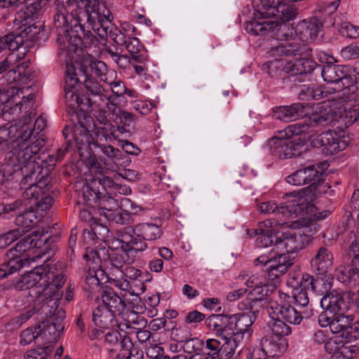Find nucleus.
<instances>
[{
	"label": "nucleus",
	"mask_w": 359,
	"mask_h": 359,
	"mask_svg": "<svg viewBox=\"0 0 359 359\" xmlns=\"http://www.w3.org/2000/svg\"><path fill=\"white\" fill-rule=\"evenodd\" d=\"M56 13L53 25L57 32V42L59 48L64 49L67 45L74 43L77 37L72 34L81 28L85 35H94L86 29L85 21L99 36L107 34V27L111 18V11L105 4L98 0H56Z\"/></svg>",
	"instance_id": "nucleus-1"
},
{
	"label": "nucleus",
	"mask_w": 359,
	"mask_h": 359,
	"mask_svg": "<svg viewBox=\"0 0 359 359\" xmlns=\"http://www.w3.org/2000/svg\"><path fill=\"white\" fill-rule=\"evenodd\" d=\"M253 6L256 11V18H274L275 20H257L255 19L247 23L246 31L252 35H268L277 41L272 45L268 53L270 57L276 60L282 56H291L301 54L304 50V43L299 42V39L294 35V29L277 15H266L259 10V0H253Z\"/></svg>",
	"instance_id": "nucleus-2"
},
{
	"label": "nucleus",
	"mask_w": 359,
	"mask_h": 359,
	"mask_svg": "<svg viewBox=\"0 0 359 359\" xmlns=\"http://www.w3.org/2000/svg\"><path fill=\"white\" fill-rule=\"evenodd\" d=\"M34 114H29L17 123H7L0 127V147L4 149H12L13 155H18L21 162L35 156L44 145V140L33 136L32 119Z\"/></svg>",
	"instance_id": "nucleus-3"
},
{
	"label": "nucleus",
	"mask_w": 359,
	"mask_h": 359,
	"mask_svg": "<svg viewBox=\"0 0 359 359\" xmlns=\"http://www.w3.org/2000/svg\"><path fill=\"white\" fill-rule=\"evenodd\" d=\"M309 126L294 123L277 130L268 140L271 154L279 158H290L300 155L304 150L305 141L299 135L306 132Z\"/></svg>",
	"instance_id": "nucleus-4"
},
{
	"label": "nucleus",
	"mask_w": 359,
	"mask_h": 359,
	"mask_svg": "<svg viewBox=\"0 0 359 359\" xmlns=\"http://www.w3.org/2000/svg\"><path fill=\"white\" fill-rule=\"evenodd\" d=\"M88 86L93 95L90 99L93 102L92 114L100 123H106L107 121L108 111L116 115V121L121 125L126 131H129L136 121L135 116L130 112L121 109L113 103L112 97L109 90H104L97 86Z\"/></svg>",
	"instance_id": "nucleus-5"
},
{
	"label": "nucleus",
	"mask_w": 359,
	"mask_h": 359,
	"mask_svg": "<svg viewBox=\"0 0 359 359\" xmlns=\"http://www.w3.org/2000/svg\"><path fill=\"white\" fill-rule=\"evenodd\" d=\"M46 241L41 240V236L36 232L24 237L6 253L5 262L0 266V279L6 278L29 264L31 253L40 248Z\"/></svg>",
	"instance_id": "nucleus-6"
},
{
	"label": "nucleus",
	"mask_w": 359,
	"mask_h": 359,
	"mask_svg": "<svg viewBox=\"0 0 359 359\" xmlns=\"http://www.w3.org/2000/svg\"><path fill=\"white\" fill-rule=\"evenodd\" d=\"M79 31L73 32L72 34L76 36L74 39V43H69L64 49H60V57L65 60L66 64L65 70V83L67 86L69 88H74L77 83L79 79L77 76L76 71L81 72V67L79 62L72 60V56L78 52V49H82V46L87 48L90 46L93 45L97 41V39L95 35H85L83 31L81 28Z\"/></svg>",
	"instance_id": "nucleus-7"
},
{
	"label": "nucleus",
	"mask_w": 359,
	"mask_h": 359,
	"mask_svg": "<svg viewBox=\"0 0 359 359\" xmlns=\"http://www.w3.org/2000/svg\"><path fill=\"white\" fill-rule=\"evenodd\" d=\"M290 207H294V219L291 222L292 226L309 227L314 222L326 219L331 213L328 210L319 211L307 198L305 194L297 192L289 201Z\"/></svg>",
	"instance_id": "nucleus-8"
},
{
	"label": "nucleus",
	"mask_w": 359,
	"mask_h": 359,
	"mask_svg": "<svg viewBox=\"0 0 359 359\" xmlns=\"http://www.w3.org/2000/svg\"><path fill=\"white\" fill-rule=\"evenodd\" d=\"M78 123L75 124L72 129L65 127L62 133L65 139L67 140L69 133H72V138L79 151L90 149L92 150V145L95 147L96 139L98 135L95 131V125L93 118L86 111H81L77 115Z\"/></svg>",
	"instance_id": "nucleus-9"
},
{
	"label": "nucleus",
	"mask_w": 359,
	"mask_h": 359,
	"mask_svg": "<svg viewBox=\"0 0 359 359\" xmlns=\"http://www.w3.org/2000/svg\"><path fill=\"white\" fill-rule=\"evenodd\" d=\"M12 158L6 159L5 162L0 167V174L5 180H8L11 176L18 172H21L24 175L21 181L22 189L26 188V185L32 183L33 180H36L40 174H42L43 168H41L36 162L35 156H31L30 159L21 162L18 155H13Z\"/></svg>",
	"instance_id": "nucleus-10"
},
{
	"label": "nucleus",
	"mask_w": 359,
	"mask_h": 359,
	"mask_svg": "<svg viewBox=\"0 0 359 359\" xmlns=\"http://www.w3.org/2000/svg\"><path fill=\"white\" fill-rule=\"evenodd\" d=\"M45 266L44 278L46 279V285L41 289L43 311L50 308V315L55 314L62 299L63 291L62 287L66 282V276L57 270H50Z\"/></svg>",
	"instance_id": "nucleus-11"
},
{
	"label": "nucleus",
	"mask_w": 359,
	"mask_h": 359,
	"mask_svg": "<svg viewBox=\"0 0 359 359\" xmlns=\"http://www.w3.org/2000/svg\"><path fill=\"white\" fill-rule=\"evenodd\" d=\"M311 122L322 126H335L348 127L355 122H359V104L353 107H344L343 110H335L331 107L325 108L320 113H314L310 117Z\"/></svg>",
	"instance_id": "nucleus-12"
},
{
	"label": "nucleus",
	"mask_w": 359,
	"mask_h": 359,
	"mask_svg": "<svg viewBox=\"0 0 359 359\" xmlns=\"http://www.w3.org/2000/svg\"><path fill=\"white\" fill-rule=\"evenodd\" d=\"M50 177L48 169H43L38 179L34 180L32 183L28 185V187L25 188L23 198L41 210L49 209L53 203V199L50 196H44L46 191L49 189L48 187Z\"/></svg>",
	"instance_id": "nucleus-13"
},
{
	"label": "nucleus",
	"mask_w": 359,
	"mask_h": 359,
	"mask_svg": "<svg viewBox=\"0 0 359 359\" xmlns=\"http://www.w3.org/2000/svg\"><path fill=\"white\" fill-rule=\"evenodd\" d=\"M77 51L72 56V60L79 62L81 72L85 77L84 85L86 86L87 79L95 80V77L104 81V77L107 71L106 64L101 60L94 59L87 50L83 49V46L82 49H78Z\"/></svg>",
	"instance_id": "nucleus-14"
},
{
	"label": "nucleus",
	"mask_w": 359,
	"mask_h": 359,
	"mask_svg": "<svg viewBox=\"0 0 359 359\" xmlns=\"http://www.w3.org/2000/svg\"><path fill=\"white\" fill-rule=\"evenodd\" d=\"M322 174L314 166H309L307 168L299 169L286 177L287 183L294 186H302L305 184L310 185L307 188L302 189L300 191H295L300 194H305L306 197L309 191H313V195L320 193V187L319 182L321 179Z\"/></svg>",
	"instance_id": "nucleus-15"
},
{
	"label": "nucleus",
	"mask_w": 359,
	"mask_h": 359,
	"mask_svg": "<svg viewBox=\"0 0 359 359\" xmlns=\"http://www.w3.org/2000/svg\"><path fill=\"white\" fill-rule=\"evenodd\" d=\"M315 145L322 148L325 156L334 155L348 146V137L342 130H328L318 135L314 140Z\"/></svg>",
	"instance_id": "nucleus-16"
},
{
	"label": "nucleus",
	"mask_w": 359,
	"mask_h": 359,
	"mask_svg": "<svg viewBox=\"0 0 359 359\" xmlns=\"http://www.w3.org/2000/svg\"><path fill=\"white\" fill-rule=\"evenodd\" d=\"M45 266L35 267L32 271L22 276L15 283L18 290H29V294L42 302L41 289L46 285V279L44 278Z\"/></svg>",
	"instance_id": "nucleus-17"
},
{
	"label": "nucleus",
	"mask_w": 359,
	"mask_h": 359,
	"mask_svg": "<svg viewBox=\"0 0 359 359\" xmlns=\"http://www.w3.org/2000/svg\"><path fill=\"white\" fill-rule=\"evenodd\" d=\"M130 229V227H126L124 231H118L114 235L107 236L105 243L111 252L125 250L128 248L144 251L147 248V243L138 238H133Z\"/></svg>",
	"instance_id": "nucleus-18"
},
{
	"label": "nucleus",
	"mask_w": 359,
	"mask_h": 359,
	"mask_svg": "<svg viewBox=\"0 0 359 359\" xmlns=\"http://www.w3.org/2000/svg\"><path fill=\"white\" fill-rule=\"evenodd\" d=\"M321 76L324 81L334 84L337 90L349 88L356 79L350 74L347 67L337 65L324 66L321 69Z\"/></svg>",
	"instance_id": "nucleus-19"
},
{
	"label": "nucleus",
	"mask_w": 359,
	"mask_h": 359,
	"mask_svg": "<svg viewBox=\"0 0 359 359\" xmlns=\"http://www.w3.org/2000/svg\"><path fill=\"white\" fill-rule=\"evenodd\" d=\"M310 241L309 236L299 230L294 233H284L280 237H276L275 247L279 251V255L286 254L293 262L290 254L304 248Z\"/></svg>",
	"instance_id": "nucleus-20"
},
{
	"label": "nucleus",
	"mask_w": 359,
	"mask_h": 359,
	"mask_svg": "<svg viewBox=\"0 0 359 359\" xmlns=\"http://www.w3.org/2000/svg\"><path fill=\"white\" fill-rule=\"evenodd\" d=\"M297 192L292 191L284 194L283 198L285 200V205L278 206L274 201H267L259 204V210L264 214H273L276 217L271 219L273 220H283L285 222L286 227L292 226L291 225L292 221L294 219V207H290L289 201L291 196H297Z\"/></svg>",
	"instance_id": "nucleus-21"
},
{
	"label": "nucleus",
	"mask_w": 359,
	"mask_h": 359,
	"mask_svg": "<svg viewBox=\"0 0 359 359\" xmlns=\"http://www.w3.org/2000/svg\"><path fill=\"white\" fill-rule=\"evenodd\" d=\"M255 266L264 265L266 267L268 278L274 280L285 274L292 265V259L286 254L269 259L267 256L261 255L254 261Z\"/></svg>",
	"instance_id": "nucleus-22"
},
{
	"label": "nucleus",
	"mask_w": 359,
	"mask_h": 359,
	"mask_svg": "<svg viewBox=\"0 0 359 359\" xmlns=\"http://www.w3.org/2000/svg\"><path fill=\"white\" fill-rule=\"evenodd\" d=\"M48 314L50 317L58 316L56 322L53 320H47L42 323V325L38 326L39 330V336L41 339V344L50 343L56 341L60 336V332L63 330V325L61 322L65 318V311L62 309L57 307L55 314L50 315V308H48Z\"/></svg>",
	"instance_id": "nucleus-23"
},
{
	"label": "nucleus",
	"mask_w": 359,
	"mask_h": 359,
	"mask_svg": "<svg viewBox=\"0 0 359 359\" xmlns=\"http://www.w3.org/2000/svg\"><path fill=\"white\" fill-rule=\"evenodd\" d=\"M316 62L306 57L296 59L293 61L270 62V67H282V70L292 76L307 74L311 73L316 67Z\"/></svg>",
	"instance_id": "nucleus-24"
},
{
	"label": "nucleus",
	"mask_w": 359,
	"mask_h": 359,
	"mask_svg": "<svg viewBox=\"0 0 359 359\" xmlns=\"http://www.w3.org/2000/svg\"><path fill=\"white\" fill-rule=\"evenodd\" d=\"M232 316L212 314L205 320L208 328L219 338L234 337Z\"/></svg>",
	"instance_id": "nucleus-25"
},
{
	"label": "nucleus",
	"mask_w": 359,
	"mask_h": 359,
	"mask_svg": "<svg viewBox=\"0 0 359 359\" xmlns=\"http://www.w3.org/2000/svg\"><path fill=\"white\" fill-rule=\"evenodd\" d=\"M285 220L266 219L258 223L255 229V234L259 236L256 238V245L259 248H267L273 243V238L278 237L275 235L276 226H284Z\"/></svg>",
	"instance_id": "nucleus-26"
},
{
	"label": "nucleus",
	"mask_w": 359,
	"mask_h": 359,
	"mask_svg": "<svg viewBox=\"0 0 359 359\" xmlns=\"http://www.w3.org/2000/svg\"><path fill=\"white\" fill-rule=\"evenodd\" d=\"M267 312L271 319L280 318L290 324L299 325L302 320L301 313L290 304L271 302L267 307Z\"/></svg>",
	"instance_id": "nucleus-27"
},
{
	"label": "nucleus",
	"mask_w": 359,
	"mask_h": 359,
	"mask_svg": "<svg viewBox=\"0 0 359 359\" xmlns=\"http://www.w3.org/2000/svg\"><path fill=\"white\" fill-rule=\"evenodd\" d=\"M139 251L131 248H128L125 250L111 252L109 253V262L104 271H109V270H111L114 272L122 271L124 265H130L134 263L136 254Z\"/></svg>",
	"instance_id": "nucleus-28"
},
{
	"label": "nucleus",
	"mask_w": 359,
	"mask_h": 359,
	"mask_svg": "<svg viewBox=\"0 0 359 359\" xmlns=\"http://www.w3.org/2000/svg\"><path fill=\"white\" fill-rule=\"evenodd\" d=\"M257 348L265 352L269 358L279 357L287 348V341L285 338L268 334L261 339Z\"/></svg>",
	"instance_id": "nucleus-29"
},
{
	"label": "nucleus",
	"mask_w": 359,
	"mask_h": 359,
	"mask_svg": "<svg viewBox=\"0 0 359 359\" xmlns=\"http://www.w3.org/2000/svg\"><path fill=\"white\" fill-rule=\"evenodd\" d=\"M320 306L331 315L342 314L347 309V304L341 292L333 290L325 295L320 300Z\"/></svg>",
	"instance_id": "nucleus-30"
},
{
	"label": "nucleus",
	"mask_w": 359,
	"mask_h": 359,
	"mask_svg": "<svg viewBox=\"0 0 359 359\" xmlns=\"http://www.w3.org/2000/svg\"><path fill=\"white\" fill-rule=\"evenodd\" d=\"M232 316L234 337L245 339L248 341L251 336V326L255 321V317L250 313H236Z\"/></svg>",
	"instance_id": "nucleus-31"
},
{
	"label": "nucleus",
	"mask_w": 359,
	"mask_h": 359,
	"mask_svg": "<svg viewBox=\"0 0 359 359\" xmlns=\"http://www.w3.org/2000/svg\"><path fill=\"white\" fill-rule=\"evenodd\" d=\"M321 282L322 280L315 279L313 276L308 273H303L297 271L289 273L287 284L292 290L307 287L316 291Z\"/></svg>",
	"instance_id": "nucleus-32"
},
{
	"label": "nucleus",
	"mask_w": 359,
	"mask_h": 359,
	"mask_svg": "<svg viewBox=\"0 0 359 359\" xmlns=\"http://www.w3.org/2000/svg\"><path fill=\"white\" fill-rule=\"evenodd\" d=\"M133 232V238H140L146 243V241H155L161 237V227L152 223H142L130 227Z\"/></svg>",
	"instance_id": "nucleus-33"
},
{
	"label": "nucleus",
	"mask_w": 359,
	"mask_h": 359,
	"mask_svg": "<svg viewBox=\"0 0 359 359\" xmlns=\"http://www.w3.org/2000/svg\"><path fill=\"white\" fill-rule=\"evenodd\" d=\"M106 182H110L109 178L106 179H94L90 183L85 185L83 188V196L90 205L97 203L100 197L106 192V189L103 184Z\"/></svg>",
	"instance_id": "nucleus-34"
},
{
	"label": "nucleus",
	"mask_w": 359,
	"mask_h": 359,
	"mask_svg": "<svg viewBox=\"0 0 359 359\" xmlns=\"http://www.w3.org/2000/svg\"><path fill=\"white\" fill-rule=\"evenodd\" d=\"M305 106L303 103H294L290 106H280L274 109L277 119L285 122L293 121L304 116Z\"/></svg>",
	"instance_id": "nucleus-35"
},
{
	"label": "nucleus",
	"mask_w": 359,
	"mask_h": 359,
	"mask_svg": "<svg viewBox=\"0 0 359 359\" xmlns=\"http://www.w3.org/2000/svg\"><path fill=\"white\" fill-rule=\"evenodd\" d=\"M313 269L319 274L326 273L333 265L332 253L325 247H320L311 261Z\"/></svg>",
	"instance_id": "nucleus-36"
},
{
	"label": "nucleus",
	"mask_w": 359,
	"mask_h": 359,
	"mask_svg": "<svg viewBox=\"0 0 359 359\" xmlns=\"http://www.w3.org/2000/svg\"><path fill=\"white\" fill-rule=\"evenodd\" d=\"M97 86L104 89V90H109L111 93V97H112L113 99V103H114V101L116 100V98L118 96L123 95L124 94V91H126V86L123 81H117L111 82L109 84V86H104L100 85L96 80L93 79H87L86 81V90L90 92V96L86 99V104H88L91 106V111H93V102L90 101V99H91V97L93 95V93L90 89L89 88L88 86Z\"/></svg>",
	"instance_id": "nucleus-37"
},
{
	"label": "nucleus",
	"mask_w": 359,
	"mask_h": 359,
	"mask_svg": "<svg viewBox=\"0 0 359 359\" xmlns=\"http://www.w3.org/2000/svg\"><path fill=\"white\" fill-rule=\"evenodd\" d=\"M48 0H35L26 6L25 9L17 13L16 20L24 25L29 24L36 18L41 13L42 8L47 4Z\"/></svg>",
	"instance_id": "nucleus-38"
},
{
	"label": "nucleus",
	"mask_w": 359,
	"mask_h": 359,
	"mask_svg": "<svg viewBox=\"0 0 359 359\" xmlns=\"http://www.w3.org/2000/svg\"><path fill=\"white\" fill-rule=\"evenodd\" d=\"M322 27V23L317 19L311 21H302L297 26V29L302 35L297 36V38H299V42L302 43H304V41H313L317 37Z\"/></svg>",
	"instance_id": "nucleus-39"
},
{
	"label": "nucleus",
	"mask_w": 359,
	"mask_h": 359,
	"mask_svg": "<svg viewBox=\"0 0 359 359\" xmlns=\"http://www.w3.org/2000/svg\"><path fill=\"white\" fill-rule=\"evenodd\" d=\"M95 147L98 148L102 154L116 165H127L130 162L129 158L121 150L110 144H102L96 139Z\"/></svg>",
	"instance_id": "nucleus-40"
},
{
	"label": "nucleus",
	"mask_w": 359,
	"mask_h": 359,
	"mask_svg": "<svg viewBox=\"0 0 359 359\" xmlns=\"http://www.w3.org/2000/svg\"><path fill=\"white\" fill-rule=\"evenodd\" d=\"M123 45L129 52L133 61L144 62L145 60H148L147 51L137 37L127 36Z\"/></svg>",
	"instance_id": "nucleus-41"
},
{
	"label": "nucleus",
	"mask_w": 359,
	"mask_h": 359,
	"mask_svg": "<svg viewBox=\"0 0 359 359\" xmlns=\"http://www.w3.org/2000/svg\"><path fill=\"white\" fill-rule=\"evenodd\" d=\"M116 315L104 305L99 304L93 313V320L97 327L108 329L113 325Z\"/></svg>",
	"instance_id": "nucleus-42"
},
{
	"label": "nucleus",
	"mask_w": 359,
	"mask_h": 359,
	"mask_svg": "<svg viewBox=\"0 0 359 359\" xmlns=\"http://www.w3.org/2000/svg\"><path fill=\"white\" fill-rule=\"evenodd\" d=\"M65 100L67 102V105L69 106L70 108L73 109V112L76 114V116L79 114L78 113V108L81 107V111H84L83 110V107H86L87 109H89L91 111V106L88 104H86V99L88 98L90 96V92H88L87 95L80 97L78 94H76L74 90V88H69L65 86Z\"/></svg>",
	"instance_id": "nucleus-43"
},
{
	"label": "nucleus",
	"mask_w": 359,
	"mask_h": 359,
	"mask_svg": "<svg viewBox=\"0 0 359 359\" xmlns=\"http://www.w3.org/2000/svg\"><path fill=\"white\" fill-rule=\"evenodd\" d=\"M266 294L265 292L253 294H249L248 296L238 304V308L241 311H248L250 315L255 318L256 313L259 312L263 304L264 297Z\"/></svg>",
	"instance_id": "nucleus-44"
},
{
	"label": "nucleus",
	"mask_w": 359,
	"mask_h": 359,
	"mask_svg": "<svg viewBox=\"0 0 359 359\" xmlns=\"http://www.w3.org/2000/svg\"><path fill=\"white\" fill-rule=\"evenodd\" d=\"M115 314H121L125 308V304L121 298L114 291L107 290L102 295V304Z\"/></svg>",
	"instance_id": "nucleus-45"
},
{
	"label": "nucleus",
	"mask_w": 359,
	"mask_h": 359,
	"mask_svg": "<svg viewBox=\"0 0 359 359\" xmlns=\"http://www.w3.org/2000/svg\"><path fill=\"white\" fill-rule=\"evenodd\" d=\"M37 216L32 208V204L27 203V206L17 215L15 223L24 229H29L36 223Z\"/></svg>",
	"instance_id": "nucleus-46"
},
{
	"label": "nucleus",
	"mask_w": 359,
	"mask_h": 359,
	"mask_svg": "<svg viewBox=\"0 0 359 359\" xmlns=\"http://www.w3.org/2000/svg\"><path fill=\"white\" fill-rule=\"evenodd\" d=\"M106 281L109 282L111 286H114L122 291H129L130 285L127 279L123 277V273L122 271H114L109 270L105 272Z\"/></svg>",
	"instance_id": "nucleus-47"
},
{
	"label": "nucleus",
	"mask_w": 359,
	"mask_h": 359,
	"mask_svg": "<svg viewBox=\"0 0 359 359\" xmlns=\"http://www.w3.org/2000/svg\"><path fill=\"white\" fill-rule=\"evenodd\" d=\"M95 206L98 208L100 215L106 217L107 212L114 211L119 207V205L116 199L108 196L107 192H104Z\"/></svg>",
	"instance_id": "nucleus-48"
},
{
	"label": "nucleus",
	"mask_w": 359,
	"mask_h": 359,
	"mask_svg": "<svg viewBox=\"0 0 359 359\" xmlns=\"http://www.w3.org/2000/svg\"><path fill=\"white\" fill-rule=\"evenodd\" d=\"M222 346L219 352V359H229L231 358L238 346L237 340L239 338L236 337H230L229 338H221Z\"/></svg>",
	"instance_id": "nucleus-49"
},
{
	"label": "nucleus",
	"mask_w": 359,
	"mask_h": 359,
	"mask_svg": "<svg viewBox=\"0 0 359 359\" xmlns=\"http://www.w3.org/2000/svg\"><path fill=\"white\" fill-rule=\"evenodd\" d=\"M27 201L24 199H18L11 203H1L0 204V215H11L19 214L24 208L27 206Z\"/></svg>",
	"instance_id": "nucleus-50"
},
{
	"label": "nucleus",
	"mask_w": 359,
	"mask_h": 359,
	"mask_svg": "<svg viewBox=\"0 0 359 359\" xmlns=\"http://www.w3.org/2000/svg\"><path fill=\"white\" fill-rule=\"evenodd\" d=\"M273 321L269 323L271 331L270 335L277 337L278 338H285V336L289 335L292 330L291 327L283 320L272 319Z\"/></svg>",
	"instance_id": "nucleus-51"
},
{
	"label": "nucleus",
	"mask_w": 359,
	"mask_h": 359,
	"mask_svg": "<svg viewBox=\"0 0 359 359\" xmlns=\"http://www.w3.org/2000/svg\"><path fill=\"white\" fill-rule=\"evenodd\" d=\"M348 318L349 316L342 314H337L334 316L332 320L331 324L330 325V329L333 334H341V337L344 338V334L345 330L348 325Z\"/></svg>",
	"instance_id": "nucleus-52"
},
{
	"label": "nucleus",
	"mask_w": 359,
	"mask_h": 359,
	"mask_svg": "<svg viewBox=\"0 0 359 359\" xmlns=\"http://www.w3.org/2000/svg\"><path fill=\"white\" fill-rule=\"evenodd\" d=\"M22 41V39L19 36L13 34H7L0 38V52L5 50L14 51L20 48Z\"/></svg>",
	"instance_id": "nucleus-53"
},
{
	"label": "nucleus",
	"mask_w": 359,
	"mask_h": 359,
	"mask_svg": "<svg viewBox=\"0 0 359 359\" xmlns=\"http://www.w3.org/2000/svg\"><path fill=\"white\" fill-rule=\"evenodd\" d=\"M105 271L98 269H89L86 274V283L90 287L99 286L104 280Z\"/></svg>",
	"instance_id": "nucleus-54"
},
{
	"label": "nucleus",
	"mask_w": 359,
	"mask_h": 359,
	"mask_svg": "<svg viewBox=\"0 0 359 359\" xmlns=\"http://www.w3.org/2000/svg\"><path fill=\"white\" fill-rule=\"evenodd\" d=\"M113 20V15L111 13V18L109 20V24L107 23V34L104 36H100L101 39H104L106 36H109V37L118 46H123L124 43H126V36L118 29L116 27H114L111 23Z\"/></svg>",
	"instance_id": "nucleus-55"
},
{
	"label": "nucleus",
	"mask_w": 359,
	"mask_h": 359,
	"mask_svg": "<svg viewBox=\"0 0 359 359\" xmlns=\"http://www.w3.org/2000/svg\"><path fill=\"white\" fill-rule=\"evenodd\" d=\"M34 340H35L36 343H41V339L39 336V330L38 329V326L34 327H29L22 331L20 334V343L22 344H29Z\"/></svg>",
	"instance_id": "nucleus-56"
},
{
	"label": "nucleus",
	"mask_w": 359,
	"mask_h": 359,
	"mask_svg": "<svg viewBox=\"0 0 359 359\" xmlns=\"http://www.w3.org/2000/svg\"><path fill=\"white\" fill-rule=\"evenodd\" d=\"M353 319L349 316L348 325L344 334V338L346 339V343L359 339V321L351 323Z\"/></svg>",
	"instance_id": "nucleus-57"
},
{
	"label": "nucleus",
	"mask_w": 359,
	"mask_h": 359,
	"mask_svg": "<svg viewBox=\"0 0 359 359\" xmlns=\"http://www.w3.org/2000/svg\"><path fill=\"white\" fill-rule=\"evenodd\" d=\"M105 218L109 221L123 225L129 222L130 215L128 212L115 209L112 212H107V217Z\"/></svg>",
	"instance_id": "nucleus-58"
},
{
	"label": "nucleus",
	"mask_w": 359,
	"mask_h": 359,
	"mask_svg": "<svg viewBox=\"0 0 359 359\" xmlns=\"http://www.w3.org/2000/svg\"><path fill=\"white\" fill-rule=\"evenodd\" d=\"M307 287H301L296 290H292V296L294 300L296 305L306 307L309 304V297L306 290Z\"/></svg>",
	"instance_id": "nucleus-59"
},
{
	"label": "nucleus",
	"mask_w": 359,
	"mask_h": 359,
	"mask_svg": "<svg viewBox=\"0 0 359 359\" xmlns=\"http://www.w3.org/2000/svg\"><path fill=\"white\" fill-rule=\"evenodd\" d=\"M50 346L45 347H37L26 353L25 359H46L51 353Z\"/></svg>",
	"instance_id": "nucleus-60"
},
{
	"label": "nucleus",
	"mask_w": 359,
	"mask_h": 359,
	"mask_svg": "<svg viewBox=\"0 0 359 359\" xmlns=\"http://www.w3.org/2000/svg\"><path fill=\"white\" fill-rule=\"evenodd\" d=\"M340 32L342 35L350 39L359 38V27L348 22H344L340 25Z\"/></svg>",
	"instance_id": "nucleus-61"
},
{
	"label": "nucleus",
	"mask_w": 359,
	"mask_h": 359,
	"mask_svg": "<svg viewBox=\"0 0 359 359\" xmlns=\"http://www.w3.org/2000/svg\"><path fill=\"white\" fill-rule=\"evenodd\" d=\"M21 236V231L19 229L10 231L0 236V248L4 249L13 243Z\"/></svg>",
	"instance_id": "nucleus-62"
},
{
	"label": "nucleus",
	"mask_w": 359,
	"mask_h": 359,
	"mask_svg": "<svg viewBox=\"0 0 359 359\" xmlns=\"http://www.w3.org/2000/svg\"><path fill=\"white\" fill-rule=\"evenodd\" d=\"M203 346V342L201 339L196 337H191L189 339L186 341L182 344L184 351L188 353H193L200 351Z\"/></svg>",
	"instance_id": "nucleus-63"
},
{
	"label": "nucleus",
	"mask_w": 359,
	"mask_h": 359,
	"mask_svg": "<svg viewBox=\"0 0 359 359\" xmlns=\"http://www.w3.org/2000/svg\"><path fill=\"white\" fill-rule=\"evenodd\" d=\"M352 358L353 351L351 347L346 345L339 346L331 356V359H351Z\"/></svg>",
	"instance_id": "nucleus-64"
}]
</instances>
